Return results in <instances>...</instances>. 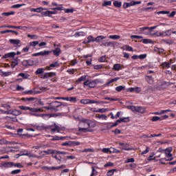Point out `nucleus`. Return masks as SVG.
I'll use <instances>...</instances> for the list:
<instances>
[{
    "instance_id": "obj_1",
    "label": "nucleus",
    "mask_w": 176,
    "mask_h": 176,
    "mask_svg": "<svg viewBox=\"0 0 176 176\" xmlns=\"http://www.w3.org/2000/svg\"><path fill=\"white\" fill-rule=\"evenodd\" d=\"M79 126L80 127H78V131H80L82 133H87V131H91V130L89 129H94L96 124V122L92 120H90L89 119H83L79 122Z\"/></svg>"
},
{
    "instance_id": "obj_6",
    "label": "nucleus",
    "mask_w": 176,
    "mask_h": 176,
    "mask_svg": "<svg viewBox=\"0 0 176 176\" xmlns=\"http://www.w3.org/2000/svg\"><path fill=\"white\" fill-rule=\"evenodd\" d=\"M41 14L44 17H52L53 14H57V11H41Z\"/></svg>"
},
{
    "instance_id": "obj_59",
    "label": "nucleus",
    "mask_w": 176,
    "mask_h": 176,
    "mask_svg": "<svg viewBox=\"0 0 176 176\" xmlns=\"http://www.w3.org/2000/svg\"><path fill=\"white\" fill-rule=\"evenodd\" d=\"M13 167H16V168H23V166L20 163H14V162H13Z\"/></svg>"
},
{
    "instance_id": "obj_16",
    "label": "nucleus",
    "mask_w": 176,
    "mask_h": 176,
    "mask_svg": "<svg viewBox=\"0 0 176 176\" xmlns=\"http://www.w3.org/2000/svg\"><path fill=\"white\" fill-rule=\"evenodd\" d=\"M21 42V41L19 39H10V43H11V45H14L15 46V47L16 46H19V45H20Z\"/></svg>"
},
{
    "instance_id": "obj_10",
    "label": "nucleus",
    "mask_w": 176,
    "mask_h": 176,
    "mask_svg": "<svg viewBox=\"0 0 176 176\" xmlns=\"http://www.w3.org/2000/svg\"><path fill=\"white\" fill-rule=\"evenodd\" d=\"M97 100H90V99H82L80 100V103L83 104L84 105H87L89 104H96Z\"/></svg>"
},
{
    "instance_id": "obj_2",
    "label": "nucleus",
    "mask_w": 176,
    "mask_h": 176,
    "mask_svg": "<svg viewBox=\"0 0 176 176\" xmlns=\"http://www.w3.org/2000/svg\"><path fill=\"white\" fill-rule=\"evenodd\" d=\"M48 107L44 106L41 109H47V111H50V112H58V111H61L60 106L61 104L60 101H54L50 103H47Z\"/></svg>"
},
{
    "instance_id": "obj_32",
    "label": "nucleus",
    "mask_w": 176,
    "mask_h": 176,
    "mask_svg": "<svg viewBox=\"0 0 176 176\" xmlns=\"http://www.w3.org/2000/svg\"><path fill=\"white\" fill-rule=\"evenodd\" d=\"M116 91H118V93H120V91H123V90H126V86L120 85L116 87Z\"/></svg>"
},
{
    "instance_id": "obj_49",
    "label": "nucleus",
    "mask_w": 176,
    "mask_h": 176,
    "mask_svg": "<svg viewBox=\"0 0 176 176\" xmlns=\"http://www.w3.org/2000/svg\"><path fill=\"white\" fill-rule=\"evenodd\" d=\"M50 129L52 133H56L57 131V125L54 124V126H48Z\"/></svg>"
},
{
    "instance_id": "obj_54",
    "label": "nucleus",
    "mask_w": 176,
    "mask_h": 176,
    "mask_svg": "<svg viewBox=\"0 0 176 176\" xmlns=\"http://www.w3.org/2000/svg\"><path fill=\"white\" fill-rule=\"evenodd\" d=\"M108 109L105 108H102V109H98L97 112L99 113H105V112H107Z\"/></svg>"
},
{
    "instance_id": "obj_36",
    "label": "nucleus",
    "mask_w": 176,
    "mask_h": 176,
    "mask_svg": "<svg viewBox=\"0 0 176 176\" xmlns=\"http://www.w3.org/2000/svg\"><path fill=\"white\" fill-rule=\"evenodd\" d=\"M50 52H51L46 51V50L41 51V52H38V56H49V54H50Z\"/></svg>"
},
{
    "instance_id": "obj_64",
    "label": "nucleus",
    "mask_w": 176,
    "mask_h": 176,
    "mask_svg": "<svg viewBox=\"0 0 176 176\" xmlns=\"http://www.w3.org/2000/svg\"><path fill=\"white\" fill-rule=\"evenodd\" d=\"M69 101H70V102H76V97L75 96H71V97H69Z\"/></svg>"
},
{
    "instance_id": "obj_11",
    "label": "nucleus",
    "mask_w": 176,
    "mask_h": 176,
    "mask_svg": "<svg viewBox=\"0 0 176 176\" xmlns=\"http://www.w3.org/2000/svg\"><path fill=\"white\" fill-rule=\"evenodd\" d=\"M119 146H122L123 151H133V148L129 147V144L123 142H120Z\"/></svg>"
},
{
    "instance_id": "obj_19",
    "label": "nucleus",
    "mask_w": 176,
    "mask_h": 176,
    "mask_svg": "<svg viewBox=\"0 0 176 176\" xmlns=\"http://www.w3.org/2000/svg\"><path fill=\"white\" fill-rule=\"evenodd\" d=\"M88 77H89V76H87V75L82 76L78 80H76V83H77V85H78V83H80V82H83L84 80H86V79H87Z\"/></svg>"
},
{
    "instance_id": "obj_28",
    "label": "nucleus",
    "mask_w": 176,
    "mask_h": 176,
    "mask_svg": "<svg viewBox=\"0 0 176 176\" xmlns=\"http://www.w3.org/2000/svg\"><path fill=\"white\" fill-rule=\"evenodd\" d=\"M146 109L144 107H137L136 112H139V113H144Z\"/></svg>"
},
{
    "instance_id": "obj_26",
    "label": "nucleus",
    "mask_w": 176,
    "mask_h": 176,
    "mask_svg": "<svg viewBox=\"0 0 176 176\" xmlns=\"http://www.w3.org/2000/svg\"><path fill=\"white\" fill-rule=\"evenodd\" d=\"M85 35H86V33H85V32H76L74 34V36H75V38H79V36H85Z\"/></svg>"
},
{
    "instance_id": "obj_43",
    "label": "nucleus",
    "mask_w": 176,
    "mask_h": 176,
    "mask_svg": "<svg viewBox=\"0 0 176 176\" xmlns=\"http://www.w3.org/2000/svg\"><path fill=\"white\" fill-rule=\"evenodd\" d=\"M12 115H14V116H19V115H21V111L17 109L12 110Z\"/></svg>"
},
{
    "instance_id": "obj_30",
    "label": "nucleus",
    "mask_w": 176,
    "mask_h": 176,
    "mask_svg": "<svg viewBox=\"0 0 176 176\" xmlns=\"http://www.w3.org/2000/svg\"><path fill=\"white\" fill-rule=\"evenodd\" d=\"M122 49L126 52H133V47L127 45H124Z\"/></svg>"
},
{
    "instance_id": "obj_34",
    "label": "nucleus",
    "mask_w": 176,
    "mask_h": 176,
    "mask_svg": "<svg viewBox=\"0 0 176 176\" xmlns=\"http://www.w3.org/2000/svg\"><path fill=\"white\" fill-rule=\"evenodd\" d=\"M161 67H162V68H170V67H171V63H170V62H164L161 65Z\"/></svg>"
},
{
    "instance_id": "obj_53",
    "label": "nucleus",
    "mask_w": 176,
    "mask_h": 176,
    "mask_svg": "<svg viewBox=\"0 0 176 176\" xmlns=\"http://www.w3.org/2000/svg\"><path fill=\"white\" fill-rule=\"evenodd\" d=\"M131 6H133L131 2V3H124L122 8L124 9H127V8H130Z\"/></svg>"
},
{
    "instance_id": "obj_55",
    "label": "nucleus",
    "mask_w": 176,
    "mask_h": 176,
    "mask_svg": "<svg viewBox=\"0 0 176 176\" xmlns=\"http://www.w3.org/2000/svg\"><path fill=\"white\" fill-rule=\"evenodd\" d=\"M37 45H39V41H32L30 43L29 46L30 47H31V46L35 47V46H36Z\"/></svg>"
},
{
    "instance_id": "obj_27",
    "label": "nucleus",
    "mask_w": 176,
    "mask_h": 176,
    "mask_svg": "<svg viewBox=\"0 0 176 176\" xmlns=\"http://www.w3.org/2000/svg\"><path fill=\"white\" fill-rule=\"evenodd\" d=\"M102 45L108 47L109 46H113V43L108 42L107 40H104L102 41Z\"/></svg>"
},
{
    "instance_id": "obj_35",
    "label": "nucleus",
    "mask_w": 176,
    "mask_h": 176,
    "mask_svg": "<svg viewBox=\"0 0 176 176\" xmlns=\"http://www.w3.org/2000/svg\"><path fill=\"white\" fill-rule=\"evenodd\" d=\"M161 42H164V43H166V45H173V43H174V41L171 39H162Z\"/></svg>"
},
{
    "instance_id": "obj_25",
    "label": "nucleus",
    "mask_w": 176,
    "mask_h": 176,
    "mask_svg": "<svg viewBox=\"0 0 176 176\" xmlns=\"http://www.w3.org/2000/svg\"><path fill=\"white\" fill-rule=\"evenodd\" d=\"M145 79L149 85H152V83H153V77H152V76H146Z\"/></svg>"
},
{
    "instance_id": "obj_63",
    "label": "nucleus",
    "mask_w": 176,
    "mask_h": 176,
    "mask_svg": "<svg viewBox=\"0 0 176 176\" xmlns=\"http://www.w3.org/2000/svg\"><path fill=\"white\" fill-rule=\"evenodd\" d=\"M28 50H30V45H26L25 47L22 49L21 52L22 53H27V52H28Z\"/></svg>"
},
{
    "instance_id": "obj_45",
    "label": "nucleus",
    "mask_w": 176,
    "mask_h": 176,
    "mask_svg": "<svg viewBox=\"0 0 176 176\" xmlns=\"http://www.w3.org/2000/svg\"><path fill=\"white\" fill-rule=\"evenodd\" d=\"M151 120V122H159V121H162V119H161V117L153 116V117H152Z\"/></svg>"
},
{
    "instance_id": "obj_47",
    "label": "nucleus",
    "mask_w": 176,
    "mask_h": 176,
    "mask_svg": "<svg viewBox=\"0 0 176 176\" xmlns=\"http://www.w3.org/2000/svg\"><path fill=\"white\" fill-rule=\"evenodd\" d=\"M102 39H105V36L101 35V36H98L97 37H96V42L98 43L99 42H101V41H102Z\"/></svg>"
},
{
    "instance_id": "obj_38",
    "label": "nucleus",
    "mask_w": 176,
    "mask_h": 176,
    "mask_svg": "<svg viewBox=\"0 0 176 176\" xmlns=\"http://www.w3.org/2000/svg\"><path fill=\"white\" fill-rule=\"evenodd\" d=\"M104 124L106 126V129H104V130H109L110 129L113 128V122H106Z\"/></svg>"
},
{
    "instance_id": "obj_33",
    "label": "nucleus",
    "mask_w": 176,
    "mask_h": 176,
    "mask_svg": "<svg viewBox=\"0 0 176 176\" xmlns=\"http://www.w3.org/2000/svg\"><path fill=\"white\" fill-rule=\"evenodd\" d=\"M0 72H1V76H10L12 75V72H3L2 69H0Z\"/></svg>"
},
{
    "instance_id": "obj_52",
    "label": "nucleus",
    "mask_w": 176,
    "mask_h": 176,
    "mask_svg": "<svg viewBox=\"0 0 176 176\" xmlns=\"http://www.w3.org/2000/svg\"><path fill=\"white\" fill-rule=\"evenodd\" d=\"M109 38L116 41V39H120V36L116 35H116H110Z\"/></svg>"
},
{
    "instance_id": "obj_57",
    "label": "nucleus",
    "mask_w": 176,
    "mask_h": 176,
    "mask_svg": "<svg viewBox=\"0 0 176 176\" xmlns=\"http://www.w3.org/2000/svg\"><path fill=\"white\" fill-rule=\"evenodd\" d=\"M16 65H19V61H17V60H15L12 62L11 68H14Z\"/></svg>"
},
{
    "instance_id": "obj_20",
    "label": "nucleus",
    "mask_w": 176,
    "mask_h": 176,
    "mask_svg": "<svg viewBox=\"0 0 176 176\" xmlns=\"http://www.w3.org/2000/svg\"><path fill=\"white\" fill-rule=\"evenodd\" d=\"M41 153H45V155H52L54 153H56V150L47 149V151H42Z\"/></svg>"
},
{
    "instance_id": "obj_4",
    "label": "nucleus",
    "mask_w": 176,
    "mask_h": 176,
    "mask_svg": "<svg viewBox=\"0 0 176 176\" xmlns=\"http://www.w3.org/2000/svg\"><path fill=\"white\" fill-rule=\"evenodd\" d=\"M19 109L21 111H30V112H45L43 109L41 108H32L27 106H19Z\"/></svg>"
},
{
    "instance_id": "obj_62",
    "label": "nucleus",
    "mask_w": 176,
    "mask_h": 176,
    "mask_svg": "<svg viewBox=\"0 0 176 176\" xmlns=\"http://www.w3.org/2000/svg\"><path fill=\"white\" fill-rule=\"evenodd\" d=\"M107 56L104 55V56H101L99 59H98V62L99 63H105V60H107Z\"/></svg>"
},
{
    "instance_id": "obj_60",
    "label": "nucleus",
    "mask_w": 176,
    "mask_h": 176,
    "mask_svg": "<svg viewBox=\"0 0 176 176\" xmlns=\"http://www.w3.org/2000/svg\"><path fill=\"white\" fill-rule=\"evenodd\" d=\"M60 111L63 110V108H65V107H68V103L67 102H60Z\"/></svg>"
},
{
    "instance_id": "obj_21",
    "label": "nucleus",
    "mask_w": 176,
    "mask_h": 176,
    "mask_svg": "<svg viewBox=\"0 0 176 176\" xmlns=\"http://www.w3.org/2000/svg\"><path fill=\"white\" fill-rule=\"evenodd\" d=\"M29 115L30 116H36V118H42V114L39 113V112L30 111Z\"/></svg>"
},
{
    "instance_id": "obj_29",
    "label": "nucleus",
    "mask_w": 176,
    "mask_h": 176,
    "mask_svg": "<svg viewBox=\"0 0 176 176\" xmlns=\"http://www.w3.org/2000/svg\"><path fill=\"white\" fill-rule=\"evenodd\" d=\"M19 135L23 140H27V138H30V137H32V135H30L28 133H26V134H19Z\"/></svg>"
},
{
    "instance_id": "obj_7",
    "label": "nucleus",
    "mask_w": 176,
    "mask_h": 176,
    "mask_svg": "<svg viewBox=\"0 0 176 176\" xmlns=\"http://www.w3.org/2000/svg\"><path fill=\"white\" fill-rule=\"evenodd\" d=\"M56 72H46L41 75V79H47V78H54L56 76Z\"/></svg>"
},
{
    "instance_id": "obj_24",
    "label": "nucleus",
    "mask_w": 176,
    "mask_h": 176,
    "mask_svg": "<svg viewBox=\"0 0 176 176\" xmlns=\"http://www.w3.org/2000/svg\"><path fill=\"white\" fill-rule=\"evenodd\" d=\"M43 72H45V68L43 67L38 68L35 72V75H43Z\"/></svg>"
},
{
    "instance_id": "obj_41",
    "label": "nucleus",
    "mask_w": 176,
    "mask_h": 176,
    "mask_svg": "<svg viewBox=\"0 0 176 176\" xmlns=\"http://www.w3.org/2000/svg\"><path fill=\"white\" fill-rule=\"evenodd\" d=\"M22 100L23 101H25V102H31V101H34V100H35V98H23Z\"/></svg>"
},
{
    "instance_id": "obj_14",
    "label": "nucleus",
    "mask_w": 176,
    "mask_h": 176,
    "mask_svg": "<svg viewBox=\"0 0 176 176\" xmlns=\"http://www.w3.org/2000/svg\"><path fill=\"white\" fill-rule=\"evenodd\" d=\"M56 117V114L52 113V114H47V113H42L41 118L43 119H45V120H47V119H50V118H54Z\"/></svg>"
},
{
    "instance_id": "obj_18",
    "label": "nucleus",
    "mask_w": 176,
    "mask_h": 176,
    "mask_svg": "<svg viewBox=\"0 0 176 176\" xmlns=\"http://www.w3.org/2000/svg\"><path fill=\"white\" fill-rule=\"evenodd\" d=\"M118 122H120V123H129V122H130V118L129 117H124V118H120V119H118Z\"/></svg>"
},
{
    "instance_id": "obj_3",
    "label": "nucleus",
    "mask_w": 176,
    "mask_h": 176,
    "mask_svg": "<svg viewBox=\"0 0 176 176\" xmlns=\"http://www.w3.org/2000/svg\"><path fill=\"white\" fill-rule=\"evenodd\" d=\"M101 80L100 79H95L93 80H87L83 82L84 87L87 86V87H89V89H94L98 83H100Z\"/></svg>"
},
{
    "instance_id": "obj_46",
    "label": "nucleus",
    "mask_w": 176,
    "mask_h": 176,
    "mask_svg": "<svg viewBox=\"0 0 176 176\" xmlns=\"http://www.w3.org/2000/svg\"><path fill=\"white\" fill-rule=\"evenodd\" d=\"M50 67L51 68H56V67H60V63H58V62L56 61V62H54V63H51V64L50 65Z\"/></svg>"
},
{
    "instance_id": "obj_13",
    "label": "nucleus",
    "mask_w": 176,
    "mask_h": 176,
    "mask_svg": "<svg viewBox=\"0 0 176 176\" xmlns=\"http://www.w3.org/2000/svg\"><path fill=\"white\" fill-rule=\"evenodd\" d=\"M50 52H51L50 53L52 52L54 56H55L56 57H58V56L61 54V49L60 47H56Z\"/></svg>"
},
{
    "instance_id": "obj_23",
    "label": "nucleus",
    "mask_w": 176,
    "mask_h": 176,
    "mask_svg": "<svg viewBox=\"0 0 176 176\" xmlns=\"http://www.w3.org/2000/svg\"><path fill=\"white\" fill-rule=\"evenodd\" d=\"M162 32L164 34V36H170L171 34H173V31L171 29L165 30Z\"/></svg>"
},
{
    "instance_id": "obj_42",
    "label": "nucleus",
    "mask_w": 176,
    "mask_h": 176,
    "mask_svg": "<svg viewBox=\"0 0 176 176\" xmlns=\"http://www.w3.org/2000/svg\"><path fill=\"white\" fill-rule=\"evenodd\" d=\"M161 89H167L168 87V84L167 83V81H164L161 85H160Z\"/></svg>"
},
{
    "instance_id": "obj_56",
    "label": "nucleus",
    "mask_w": 176,
    "mask_h": 176,
    "mask_svg": "<svg viewBox=\"0 0 176 176\" xmlns=\"http://www.w3.org/2000/svg\"><path fill=\"white\" fill-rule=\"evenodd\" d=\"M14 13L15 12L14 11H11V12H3L2 16H12V15L14 14Z\"/></svg>"
},
{
    "instance_id": "obj_12",
    "label": "nucleus",
    "mask_w": 176,
    "mask_h": 176,
    "mask_svg": "<svg viewBox=\"0 0 176 176\" xmlns=\"http://www.w3.org/2000/svg\"><path fill=\"white\" fill-rule=\"evenodd\" d=\"M52 137L51 141H64V140L67 139L65 136H50Z\"/></svg>"
},
{
    "instance_id": "obj_8",
    "label": "nucleus",
    "mask_w": 176,
    "mask_h": 176,
    "mask_svg": "<svg viewBox=\"0 0 176 176\" xmlns=\"http://www.w3.org/2000/svg\"><path fill=\"white\" fill-rule=\"evenodd\" d=\"M1 168H11L13 167V162H7L0 164Z\"/></svg>"
},
{
    "instance_id": "obj_50",
    "label": "nucleus",
    "mask_w": 176,
    "mask_h": 176,
    "mask_svg": "<svg viewBox=\"0 0 176 176\" xmlns=\"http://www.w3.org/2000/svg\"><path fill=\"white\" fill-rule=\"evenodd\" d=\"M56 155H69V153L67 152V151H57L56 150Z\"/></svg>"
},
{
    "instance_id": "obj_39",
    "label": "nucleus",
    "mask_w": 176,
    "mask_h": 176,
    "mask_svg": "<svg viewBox=\"0 0 176 176\" xmlns=\"http://www.w3.org/2000/svg\"><path fill=\"white\" fill-rule=\"evenodd\" d=\"M16 29L23 30V31H27V30H31L30 26H16Z\"/></svg>"
},
{
    "instance_id": "obj_40",
    "label": "nucleus",
    "mask_w": 176,
    "mask_h": 176,
    "mask_svg": "<svg viewBox=\"0 0 176 176\" xmlns=\"http://www.w3.org/2000/svg\"><path fill=\"white\" fill-rule=\"evenodd\" d=\"M120 78L119 77H116L113 79H111V80H109L107 83H106V86H109L111 85V83H113V82H116L118 80H119Z\"/></svg>"
},
{
    "instance_id": "obj_22",
    "label": "nucleus",
    "mask_w": 176,
    "mask_h": 176,
    "mask_svg": "<svg viewBox=\"0 0 176 176\" xmlns=\"http://www.w3.org/2000/svg\"><path fill=\"white\" fill-rule=\"evenodd\" d=\"M122 69V65L119 63L114 64L113 66V71H120Z\"/></svg>"
},
{
    "instance_id": "obj_17",
    "label": "nucleus",
    "mask_w": 176,
    "mask_h": 176,
    "mask_svg": "<svg viewBox=\"0 0 176 176\" xmlns=\"http://www.w3.org/2000/svg\"><path fill=\"white\" fill-rule=\"evenodd\" d=\"M30 10H31V12H36V13H42V12H43V10H47V9L40 7L38 8H32Z\"/></svg>"
},
{
    "instance_id": "obj_9",
    "label": "nucleus",
    "mask_w": 176,
    "mask_h": 176,
    "mask_svg": "<svg viewBox=\"0 0 176 176\" xmlns=\"http://www.w3.org/2000/svg\"><path fill=\"white\" fill-rule=\"evenodd\" d=\"M22 65L23 67H32L34 65V61L32 59L23 60L22 61Z\"/></svg>"
},
{
    "instance_id": "obj_48",
    "label": "nucleus",
    "mask_w": 176,
    "mask_h": 176,
    "mask_svg": "<svg viewBox=\"0 0 176 176\" xmlns=\"http://www.w3.org/2000/svg\"><path fill=\"white\" fill-rule=\"evenodd\" d=\"M128 109L132 111V112H137V107L136 106H127Z\"/></svg>"
},
{
    "instance_id": "obj_44",
    "label": "nucleus",
    "mask_w": 176,
    "mask_h": 176,
    "mask_svg": "<svg viewBox=\"0 0 176 176\" xmlns=\"http://www.w3.org/2000/svg\"><path fill=\"white\" fill-rule=\"evenodd\" d=\"M21 173V169H16L10 172L12 175H16L17 174H20Z\"/></svg>"
},
{
    "instance_id": "obj_5",
    "label": "nucleus",
    "mask_w": 176,
    "mask_h": 176,
    "mask_svg": "<svg viewBox=\"0 0 176 176\" xmlns=\"http://www.w3.org/2000/svg\"><path fill=\"white\" fill-rule=\"evenodd\" d=\"M62 146H79L80 145V142H76V141H67L62 143Z\"/></svg>"
},
{
    "instance_id": "obj_61",
    "label": "nucleus",
    "mask_w": 176,
    "mask_h": 176,
    "mask_svg": "<svg viewBox=\"0 0 176 176\" xmlns=\"http://www.w3.org/2000/svg\"><path fill=\"white\" fill-rule=\"evenodd\" d=\"M140 42H142V43H144V44H148V43H151V39H148V38H143L140 41Z\"/></svg>"
},
{
    "instance_id": "obj_31",
    "label": "nucleus",
    "mask_w": 176,
    "mask_h": 176,
    "mask_svg": "<svg viewBox=\"0 0 176 176\" xmlns=\"http://www.w3.org/2000/svg\"><path fill=\"white\" fill-rule=\"evenodd\" d=\"M18 76H21L23 79H28V78H30V74L27 73H19Z\"/></svg>"
},
{
    "instance_id": "obj_58",
    "label": "nucleus",
    "mask_w": 176,
    "mask_h": 176,
    "mask_svg": "<svg viewBox=\"0 0 176 176\" xmlns=\"http://www.w3.org/2000/svg\"><path fill=\"white\" fill-rule=\"evenodd\" d=\"M112 5V1H104L102 6H111Z\"/></svg>"
},
{
    "instance_id": "obj_15",
    "label": "nucleus",
    "mask_w": 176,
    "mask_h": 176,
    "mask_svg": "<svg viewBox=\"0 0 176 176\" xmlns=\"http://www.w3.org/2000/svg\"><path fill=\"white\" fill-rule=\"evenodd\" d=\"M32 126L33 127L36 128V130H39L40 131L49 129V126H43V124H42L41 125H32Z\"/></svg>"
},
{
    "instance_id": "obj_51",
    "label": "nucleus",
    "mask_w": 176,
    "mask_h": 176,
    "mask_svg": "<svg viewBox=\"0 0 176 176\" xmlns=\"http://www.w3.org/2000/svg\"><path fill=\"white\" fill-rule=\"evenodd\" d=\"M115 171H116V169H111V170H109L107 173V176H112V175H113V174H115Z\"/></svg>"
},
{
    "instance_id": "obj_37",
    "label": "nucleus",
    "mask_w": 176,
    "mask_h": 176,
    "mask_svg": "<svg viewBox=\"0 0 176 176\" xmlns=\"http://www.w3.org/2000/svg\"><path fill=\"white\" fill-rule=\"evenodd\" d=\"M116 8H122V2L115 0L113 3Z\"/></svg>"
}]
</instances>
